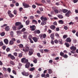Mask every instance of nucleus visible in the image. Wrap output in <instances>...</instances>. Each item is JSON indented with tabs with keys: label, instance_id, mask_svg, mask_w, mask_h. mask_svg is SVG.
Wrapping results in <instances>:
<instances>
[{
	"label": "nucleus",
	"instance_id": "nucleus-1",
	"mask_svg": "<svg viewBox=\"0 0 78 78\" xmlns=\"http://www.w3.org/2000/svg\"><path fill=\"white\" fill-rule=\"evenodd\" d=\"M70 49L71 50H72L70 51L71 53H73V54H75V51L76 49V47L74 46H72L70 48Z\"/></svg>",
	"mask_w": 78,
	"mask_h": 78
},
{
	"label": "nucleus",
	"instance_id": "nucleus-2",
	"mask_svg": "<svg viewBox=\"0 0 78 78\" xmlns=\"http://www.w3.org/2000/svg\"><path fill=\"white\" fill-rule=\"evenodd\" d=\"M39 37H40L41 39H45V37H47V35L45 34H41L39 35Z\"/></svg>",
	"mask_w": 78,
	"mask_h": 78
},
{
	"label": "nucleus",
	"instance_id": "nucleus-3",
	"mask_svg": "<svg viewBox=\"0 0 78 78\" xmlns=\"http://www.w3.org/2000/svg\"><path fill=\"white\" fill-rule=\"evenodd\" d=\"M23 6H24L25 8H30L31 6H30L28 4L25 3H23Z\"/></svg>",
	"mask_w": 78,
	"mask_h": 78
},
{
	"label": "nucleus",
	"instance_id": "nucleus-4",
	"mask_svg": "<svg viewBox=\"0 0 78 78\" xmlns=\"http://www.w3.org/2000/svg\"><path fill=\"white\" fill-rule=\"evenodd\" d=\"M21 62L25 64V63H27L28 62V60L26 59L25 58H23L21 59Z\"/></svg>",
	"mask_w": 78,
	"mask_h": 78
},
{
	"label": "nucleus",
	"instance_id": "nucleus-5",
	"mask_svg": "<svg viewBox=\"0 0 78 78\" xmlns=\"http://www.w3.org/2000/svg\"><path fill=\"white\" fill-rule=\"evenodd\" d=\"M21 73L23 75L26 76H28L29 75V73H27L25 71L22 72Z\"/></svg>",
	"mask_w": 78,
	"mask_h": 78
},
{
	"label": "nucleus",
	"instance_id": "nucleus-6",
	"mask_svg": "<svg viewBox=\"0 0 78 78\" xmlns=\"http://www.w3.org/2000/svg\"><path fill=\"white\" fill-rule=\"evenodd\" d=\"M34 52V50L33 49H30V51H29V55H32L33 54Z\"/></svg>",
	"mask_w": 78,
	"mask_h": 78
},
{
	"label": "nucleus",
	"instance_id": "nucleus-7",
	"mask_svg": "<svg viewBox=\"0 0 78 78\" xmlns=\"http://www.w3.org/2000/svg\"><path fill=\"white\" fill-rule=\"evenodd\" d=\"M8 57H9V58H10L11 59H15V57L12 55L11 54H9L8 55Z\"/></svg>",
	"mask_w": 78,
	"mask_h": 78
},
{
	"label": "nucleus",
	"instance_id": "nucleus-8",
	"mask_svg": "<svg viewBox=\"0 0 78 78\" xmlns=\"http://www.w3.org/2000/svg\"><path fill=\"white\" fill-rule=\"evenodd\" d=\"M50 37H51V39L54 40V39H55V33H52L50 35Z\"/></svg>",
	"mask_w": 78,
	"mask_h": 78
},
{
	"label": "nucleus",
	"instance_id": "nucleus-9",
	"mask_svg": "<svg viewBox=\"0 0 78 78\" xmlns=\"http://www.w3.org/2000/svg\"><path fill=\"white\" fill-rule=\"evenodd\" d=\"M29 50V47H26V48H25V49H23V51H24L26 53L27 51H28Z\"/></svg>",
	"mask_w": 78,
	"mask_h": 78
},
{
	"label": "nucleus",
	"instance_id": "nucleus-10",
	"mask_svg": "<svg viewBox=\"0 0 78 78\" xmlns=\"http://www.w3.org/2000/svg\"><path fill=\"white\" fill-rule=\"evenodd\" d=\"M30 27L31 28L32 31H34L36 29V27L34 25H32V26H30Z\"/></svg>",
	"mask_w": 78,
	"mask_h": 78
},
{
	"label": "nucleus",
	"instance_id": "nucleus-11",
	"mask_svg": "<svg viewBox=\"0 0 78 78\" xmlns=\"http://www.w3.org/2000/svg\"><path fill=\"white\" fill-rule=\"evenodd\" d=\"M30 62H28V63H27L25 66V67L26 68H27V69H28V68H29L30 67Z\"/></svg>",
	"mask_w": 78,
	"mask_h": 78
},
{
	"label": "nucleus",
	"instance_id": "nucleus-12",
	"mask_svg": "<svg viewBox=\"0 0 78 78\" xmlns=\"http://www.w3.org/2000/svg\"><path fill=\"white\" fill-rule=\"evenodd\" d=\"M72 41V39L70 37H68L66 40V42H71Z\"/></svg>",
	"mask_w": 78,
	"mask_h": 78
},
{
	"label": "nucleus",
	"instance_id": "nucleus-13",
	"mask_svg": "<svg viewBox=\"0 0 78 78\" xmlns=\"http://www.w3.org/2000/svg\"><path fill=\"white\" fill-rule=\"evenodd\" d=\"M41 20H43L44 21H46V20H48L47 18L43 17V16H42L41 18Z\"/></svg>",
	"mask_w": 78,
	"mask_h": 78
},
{
	"label": "nucleus",
	"instance_id": "nucleus-14",
	"mask_svg": "<svg viewBox=\"0 0 78 78\" xmlns=\"http://www.w3.org/2000/svg\"><path fill=\"white\" fill-rule=\"evenodd\" d=\"M32 39H33V41H34V42H37V41H38V39L36 37H33Z\"/></svg>",
	"mask_w": 78,
	"mask_h": 78
},
{
	"label": "nucleus",
	"instance_id": "nucleus-15",
	"mask_svg": "<svg viewBox=\"0 0 78 78\" xmlns=\"http://www.w3.org/2000/svg\"><path fill=\"white\" fill-rule=\"evenodd\" d=\"M58 43L60 44H61L62 45L63 43H62V40L61 39H60L58 40Z\"/></svg>",
	"mask_w": 78,
	"mask_h": 78
},
{
	"label": "nucleus",
	"instance_id": "nucleus-16",
	"mask_svg": "<svg viewBox=\"0 0 78 78\" xmlns=\"http://www.w3.org/2000/svg\"><path fill=\"white\" fill-rule=\"evenodd\" d=\"M34 33L35 34H40L41 33V31L40 30H35Z\"/></svg>",
	"mask_w": 78,
	"mask_h": 78
},
{
	"label": "nucleus",
	"instance_id": "nucleus-17",
	"mask_svg": "<svg viewBox=\"0 0 78 78\" xmlns=\"http://www.w3.org/2000/svg\"><path fill=\"white\" fill-rule=\"evenodd\" d=\"M50 28L51 30H54L56 28V27L53 25H52L50 26Z\"/></svg>",
	"mask_w": 78,
	"mask_h": 78
},
{
	"label": "nucleus",
	"instance_id": "nucleus-18",
	"mask_svg": "<svg viewBox=\"0 0 78 78\" xmlns=\"http://www.w3.org/2000/svg\"><path fill=\"white\" fill-rule=\"evenodd\" d=\"M70 11H69L66 14V17H69V15L70 14Z\"/></svg>",
	"mask_w": 78,
	"mask_h": 78
},
{
	"label": "nucleus",
	"instance_id": "nucleus-19",
	"mask_svg": "<svg viewBox=\"0 0 78 78\" xmlns=\"http://www.w3.org/2000/svg\"><path fill=\"white\" fill-rule=\"evenodd\" d=\"M21 23L19 22H18L16 23L15 25L16 26H19V25H21Z\"/></svg>",
	"mask_w": 78,
	"mask_h": 78
},
{
	"label": "nucleus",
	"instance_id": "nucleus-20",
	"mask_svg": "<svg viewBox=\"0 0 78 78\" xmlns=\"http://www.w3.org/2000/svg\"><path fill=\"white\" fill-rule=\"evenodd\" d=\"M65 45L66 46V47L67 48H69L70 47V44L68 43H65Z\"/></svg>",
	"mask_w": 78,
	"mask_h": 78
},
{
	"label": "nucleus",
	"instance_id": "nucleus-21",
	"mask_svg": "<svg viewBox=\"0 0 78 78\" xmlns=\"http://www.w3.org/2000/svg\"><path fill=\"white\" fill-rule=\"evenodd\" d=\"M4 42L5 44H8V40L7 39H5L4 40Z\"/></svg>",
	"mask_w": 78,
	"mask_h": 78
},
{
	"label": "nucleus",
	"instance_id": "nucleus-22",
	"mask_svg": "<svg viewBox=\"0 0 78 78\" xmlns=\"http://www.w3.org/2000/svg\"><path fill=\"white\" fill-rule=\"evenodd\" d=\"M10 29V28H9V26H8L6 27L5 29L6 31H8Z\"/></svg>",
	"mask_w": 78,
	"mask_h": 78
},
{
	"label": "nucleus",
	"instance_id": "nucleus-23",
	"mask_svg": "<svg viewBox=\"0 0 78 78\" xmlns=\"http://www.w3.org/2000/svg\"><path fill=\"white\" fill-rule=\"evenodd\" d=\"M54 11L55 13L56 14H58L59 13V10L55 9L54 10Z\"/></svg>",
	"mask_w": 78,
	"mask_h": 78
},
{
	"label": "nucleus",
	"instance_id": "nucleus-24",
	"mask_svg": "<svg viewBox=\"0 0 78 78\" xmlns=\"http://www.w3.org/2000/svg\"><path fill=\"white\" fill-rule=\"evenodd\" d=\"M23 27V25H21L20 26L18 27L17 28L18 30H20L21 28Z\"/></svg>",
	"mask_w": 78,
	"mask_h": 78
},
{
	"label": "nucleus",
	"instance_id": "nucleus-25",
	"mask_svg": "<svg viewBox=\"0 0 78 78\" xmlns=\"http://www.w3.org/2000/svg\"><path fill=\"white\" fill-rule=\"evenodd\" d=\"M48 73H49V74H51V73H52V72H53V71H52V70H51V69H48Z\"/></svg>",
	"mask_w": 78,
	"mask_h": 78
},
{
	"label": "nucleus",
	"instance_id": "nucleus-26",
	"mask_svg": "<svg viewBox=\"0 0 78 78\" xmlns=\"http://www.w3.org/2000/svg\"><path fill=\"white\" fill-rule=\"evenodd\" d=\"M10 64H11L13 66L15 65V63H14V62L13 61H12L11 60H10Z\"/></svg>",
	"mask_w": 78,
	"mask_h": 78
},
{
	"label": "nucleus",
	"instance_id": "nucleus-27",
	"mask_svg": "<svg viewBox=\"0 0 78 78\" xmlns=\"http://www.w3.org/2000/svg\"><path fill=\"white\" fill-rule=\"evenodd\" d=\"M58 23L59 24H63V23H64V21L62 20H60L58 21Z\"/></svg>",
	"mask_w": 78,
	"mask_h": 78
},
{
	"label": "nucleus",
	"instance_id": "nucleus-28",
	"mask_svg": "<svg viewBox=\"0 0 78 78\" xmlns=\"http://www.w3.org/2000/svg\"><path fill=\"white\" fill-rule=\"evenodd\" d=\"M9 45H13L14 44V41H10L9 42Z\"/></svg>",
	"mask_w": 78,
	"mask_h": 78
},
{
	"label": "nucleus",
	"instance_id": "nucleus-29",
	"mask_svg": "<svg viewBox=\"0 0 78 78\" xmlns=\"http://www.w3.org/2000/svg\"><path fill=\"white\" fill-rule=\"evenodd\" d=\"M58 17L59 19H63V16L61 15H59L58 16Z\"/></svg>",
	"mask_w": 78,
	"mask_h": 78
},
{
	"label": "nucleus",
	"instance_id": "nucleus-30",
	"mask_svg": "<svg viewBox=\"0 0 78 78\" xmlns=\"http://www.w3.org/2000/svg\"><path fill=\"white\" fill-rule=\"evenodd\" d=\"M32 23H35L36 24H37V21L36 20H32Z\"/></svg>",
	"mask_w": 78,
	"mask_h": 78
},
{
	"label": "nucleus",
	"instance_id": "nucleus-31",
	"mask_svg": "<svg viewBox=\"0 0 78 78\" xmlns=\"http://www.w3.org/2000/svg\"><path fill=\"white\" fill-rule=\"evenodd\" d=\"M23 37L24 38V39H26L27 38V34H24V35H23Z\"/></svg>",
	"mask_w": 78,
	"mask_h": 78
},
{
	"label": "nucleus",
	"instance_id": "nucleus-32",
	"mask_svg": "<svg viewBox=\"0 0 78 78\" xmlns=\"http://www.w3.org/2000/svg\"><path fill=\"white\" fill-rule=\"evenodd\" d=\"M68 10L66 9H63V10H62V12H63V13H66L67 12Z\"/></svg>",
	"mask_w": 78,
	"mask_h": 78
},
{
	"label": "nucleus",
	"instance_id": "nucleus-33",
	"mask_svg": "<svg viewBox=\"0 0 78 78\" xmlns=\"http://www.w3.org/2000/svg\"><path fill=\"white\" fill-rule=\"evenodd\" d=\"M19 47L20 48H23V45L22 44H20L19 45Z\"/></svg>",
	"mask_w": 78,
	"mask_h": 78
},
{
	"label": "nucleus",
	"instance_id": "nucleus-34",
	"mask_svg": "<svg viewBox=\"0 0 78 78\" xmlns=\"http://www.w3.org/2000/svg\"><path fill=\"white\" fill-rule=\"evenodd\" d=\"M26 24L27 25H28L30 24V20H27L26 22Z\"/></svg>",
	"mask_w": 78,
	"mask_h": 78
},
{
	"label": "nucleus",
	"instance_id": "nucleus-35",
	"mask_svg": "<svg viewBox=\"0 0 78 78\" xmlns=\"http://www.w3.org/2000/svg\"><path fill=\"white\" fill-rule=\"evenodd\" d=\"M34 70H35V68L34 67H32L30 68L29 70L30 71H31V72H32V71H33Z\"/></svg>",
	"mask_w": 78,
	"mask_h": 78
},
{
	"label": "nucleus",
	"instance_id": "nucleus-36",
	"mask_svg": "<svg viewBox=\"0 0 78 78\" xmlns=\"http://www.w3.org/2000/svg\"><path fill=\"white\" fill-rule=\"evenodd\" d=\"M5 34V33L4 32H2L0 34V35L1 36H4Z\"/></svg>",
	"mask_w": 78,
	"mask_h": 78
},
{
	"label": "nucleus",
	"instance_id": "nucleus-37",
	"mask_svg": "<svg viewBox=\"0 0 78 78\" xmlns=\"http://www.w3.org/2000/svg\"><path fill=\"white\" fill-rule=\"evenodd\" d=\"M37 59H35L34 60H33V62L35 64H36L37 63Z\"/></svg>",
	"mask_w": 78,
	"mask_h": 78
},
{
	"label": "nucleus",
	"instance_id": "nucleus-38",
	"mask_svg": "<svg viewBox=\"0 0 78 78\" xmlns=\"http://www.w3.org/2000/svg\"><path fill=\"white\" fill-rule=\"evenodd\" d=\"M9 16L11 18H12V17H14V16L12 14L10 13L9 15Z\"/></svg>",
	"mask_w": 78,
	"mask_h": 78
},
{
	"label": "nucleus",
	"instance_id": "nucleus-39",
	"mask_svg": "<svg viewBox=\"0 0 78 78\" xmlns=\"http://www.w3.org/2000/svg\"><path fill=\"white\" fill-rule=\"evenodd\" d=\"M22 56H23V54H22V53H20L19 54L18 56L19 57V58H22Z\"/></svg>",
	"mask_w": 78,
	"mask_h": 78
},
{
	"label": "nucleus",
	"instance_id": "nucleus-40",
	"mask_svg": "<svg viewBox=\"0 0 78 78\" xmlns=\"http://www.w3.org/2000/svg\"><path fill=\"white\" fill-rule=\"evenodd\" d=\"M47 23H46V22H44V21H43L41 23V25H46Z\"/></svg>",
	"mask_w": 78,
	"mask_h": 78
},
{
	"label": "nucleus",
	"instance_id": "nucleus-41",
	"mask_svg": "<svg viewBox=\"0 0 78 78\" xmlns=\"http://www.w3.org/2000/svg\"><path fill=\"white\" fill-rule=\"evenodd\" d=\"M29 39L30 41V42L31 43H34L33 41L31 39V38L30 37L29 38Z\"/></svg>",
	"mask_w": 78,
	"mask_h": 78
},
{
	"label": "nucleus",
	"instance_id": "nucleus-42",
	"mask_svg": "<svg viewBox=\"0 0 78 78\" xmlns=\"http://www.w3.org/2000/svg\"><path fill=\"white\" fill-rule=\"evenodd\" d=\"M63 58H68V56L67 55L65 54V55H63Z\"/></svg>",
	"mask_w": 78,
	"mask_h": 78
},
{
	"label": "nucleus",
	"instance_id": "nucleus-43",
	"mask_svg": "<svg viewBox=\"0 0 78 78\" xmlns=\"http://www.w3.org/2000/svg\"><path fill=\"white\" fill-rule=\"evenodd\" d=\"M23 10V8L22 7H20L19 9L20 12H22V11Z\"/></svg>",
	"mask_w": 78,
	"mask_h": 78
},
{
	"label": "nucleus",
	"instance_id": "nucleus-44",
	"mask_svg": "<svg viewBox=\"0 0 78 78\" xmlns=\"http://www.w3.org/2000/svg\"><path fill=\"white\" fill-rule=\"evenodd\" d=\"M13 29L14 30H17V27L16 26H14L12 27Z\"/></svg>",
	"mask_w": 78,
	"mask_h": 78
},
{
	"label": "nucleus",
	"instance_id": "nucleus-45",
	"mask_svg": "<svg viewBox=\"0 0 78 78\" xmlns=\"http://www.w3.org/2000/svg\"><path fill=\"white\" fill-rule=\"evenodd\" d=\"M64 29L65 30H68V27L66 26H64Z\"/></svg>",
	"mask_w": 78,
	"mask_h": 78
},
{
	"label": "nucleus",
	"instance_id": "nucleus-46",
	"mask_svg": "<svg viewBox=\"0 0 78 78\" xmlns=\"http://www.w3.org/2000/svg\"><path fill=\"white\" fill-rule=\"evenodd\" d=\"M40 76V73H38L37 74V75H36L35 78H39Z\"/></svg>",
	"mask_w": 78,
	"mask_h": 78
},
{
	"label": "nucleus",
	"instance_id": "nucleus-47",
	"mask_svg": "<svg viewBox=\"0 0 78 78\" xmlns=\"http://www.w3.org/2000/svg\"><path fill=\"white\" fill-rule=\"evenodd\" d=\"M37 55L38 57H39V58H41V54L39 53H37Z\"/></svg>",
	"mask_w": 78,
	"mask_h": 78
},
{
	"label": "nucleus",
	"instance_id": "nucleus-48",
	"mask_svg": "<svg viewBox=\"0 0 78 78\" xmlns=\"http://www.w3.org/2000/svg\"><path fill=\"white\" fill-rule=\"evenodd\" d=\"M6 51H7V52H9L10 51V48H7L6 49Z\"/></svg>",
	"mask_w": 78,
	"mask_h": 78
},
{
	"label": "nucleus",
	"instance_id": "nucleus-49",
	"mask_svg": "<svg viewBox=\"0 0 78 78\" xmlns=\"http://www.w3.org/2000/svg\"><path fill=\"white\" fill-rule=\"evenodd\" d=\"M32 7L33 9H35L36 8V6L34 5H32Z\"/></svg>",
	"mask_w": 78,
	"mask_h": 78
},
{
	"label": "nucleus",
	"instance_id": "nucleus-50",
	"mask_svg": "<svg viewBox=\"0 0 78 78\" xmlns=\"http://www.w3.org/2000/svg\"><path fill=\"white\" fill-rule=\"evenodd\" d=\"M44 52H45L46 53H47V52H48L49 51V50L47 49H44Z\"/></svg>",
	"mask_w": 78,
	"mask_h": 78
},
{
	"label": "nucleus",
	"instance_id": "nucleus-51",
	"mask_svg": "<svg viewBox=\"0 0 78 78\" xmlns=\"http://www.w3.org/2000/svg\"><path fill=\"white\" fill-rule=\"evenodd\" d=\"M13 13L15 15L17 14V10H16L15 9L13 11Z\"/></svg>",
	"mask_w": 78,
	"mask_h": 78
},
{
	"label": "nucleus",
	"instance_id": "nucleus-52",
	"mask_svg": "<svg viewBox=\"0 0 78 78\" xmlns=\"http://www.w3.org/2000/svg\"><path fill=\"white\" fill-rule=\"evenodd\" d=\"M64 53L62 52H61L60 53V56H64Z\"/></svg>",
	"mask_w": 78,
	"mask_h": 78
},
{
	"label": "nucleus",
	"instance_id": "nucleus-53",
	"mask_svg": "<svg viewBox=\"0 0 78 78\" xmlns=\"http://www.w3.org/2000/svg\"><path fill=\"white\" fill-rule=\"evenodd\" d=\"M26 31V29L25 28H23L21 30L22 32H24V31Z\"/></svg>",
	"mask_w": 78,
	"mask_h": 78
},
{
	"label": "nucleus",
	"instance_id": "nucleus-54",
	"mask_svg": "<svg viewBox=\"0 0 78 78\" xmlns=\"http://www.w3.org/2000/svg\"><path fill=\"white\" fill-rule=\"evenodd\" d=\"M67 35H65L63 36V39H66V38H67Z\"/></svg>",
	"mask_w": 78,
	"mask_h": 78
},
{
	"label": "nucleus",
	"instance_id": "nucleus-55",
	"mask_svg": "<svg viewBox=\"0 0 78 78\" xmlns=\"http://www.w3.org/2000/svg\"><path fill=\"white\" fill-rule=\"evenodd\" d=\"M12 41H13V42H15L16 40V38H12L11 39Z\"/></svg>",
	"mask_w": 78,
	"mask_h": 78
},
{
	"label": "nucleus",
	"instance_id": "nucleus-56",
	"mask_svg": "<svg viewBox=\"0 0 78 78\" xmlns=\"http://www.w3.org/2000/svg\"><path fill=\"white\" fill-rule=\"evenodd\" d=\"M12 72L15 75H17V73H16V71H15V70H13L12 71Z\"/></svg>",
	"mask_w": 78,
	"mask_h": 78
},
{
	"label": "nucleus",
	"instance_id": "nucleus-57",
	"mask_svg": "<svg viewBox=\"0 0 78 78\" xmlns=\"http://www.w3.org/2000/svg\"><path fill=\"white\" fill-rule=\"evenodd\" d=\"M10 35L12 36H13V35L14 34V33H13V32L12 31L10 33Z\"/></svg>",
	"mask_w": 78,
	"mask_h": 78
},
{
	"label": "nucleus",
	"instance_id": "nucleus-58",
	"mask_svg": "<svg viewBox=\"0 0 78 78\" xmlns=\"http://www.w3.org/2000/svg\"><path fill=\"white\" fill-rule=\"evenodd\" d=\"M13 55L14 56H17V53L16 52H14L13 53Z\"/></svg>",
	"mask_w": 78,
	"mask_h": 78
},
{
	"label": "nucleus",
	"instance_id": "nucleus-59",
	"mask_svg": "<svg viewBox=\"0 0 78 78\" xmlns=\"http://www.w3.org/2000/svg\"><path fill=\"white\" fill-rule=\"evenodd\" d=\"M6 47L5 46H3L2 47V48L3 49V50H5V49H6Z\"/></svg>",
	"mask_w": 78,
	"mask_h": 78
},
{
	"label": "nucleus",
	"instance_id": "nucleus-60",
	"mask_svg": "<svg viewBox=\"0 0 78 78\" xmlns=\"http://www.w3.org/2000/svg\"><path fill=\"white\" fill-rule=\"evenodd\" d=\"M41 76L42 77H44V78H46V77H45V74H42Z\"/></svg>",
	"mask_w": 78,
	"mask_h": 78
},
{
	"label": "nucleus",
	"instance_id": "nucleus-61",
	"mask_svg": "<svg viewBox=\"0 0 78 78\" xmlns=\"http://www.w3.org/2000/svg\"><path fill=\"white\" fill-rule=\"evenodd\" d=\"M55 36L57 37H59V34H58V33H56L55 34Z\"/></svg>",
	"mask_w": 78,
	"mask_h": 78
},
{
	"label": "nucleus",
	"instance_id": "nucleus-62",
	"mask_svg": "<svg viewBox=\"0 0 78 78\" xmlns=\"http://www.w3.org/2000/svg\"><path fill=\"white\" fill-rule=\"evenodd\" d=\"M3 70L5 71V72H6L7 71V70H6V68L3 67Z\"/></svg>",
	"mask_w": 78,
	"mask_h": 78
},
{
	"label": "nucleus",
	"instance_id": "nucleus-63",
	"mask_svg": "<svg viewBox=\"0 0 78 78\" xmlns=\"http://www.w3.org/2000/svg\"><path fill=\"white\" fill-rule=\"evenodd\" d=\"M54 42H55V44H58V40L56 39L54 41Z\"/></svg>",
	"mask_w": 78,
	"mask_h": 78
},
{
	"label": "nucleus",
	"instance_id": "nucleus-64",
	"mask_svg": "<svg viewBox=\"0 0 78 78\" xmlns=\"http://www.w3.org/2000/svg\"><path fill=\"white\" fill-rule=\"evenodd\" d=\"M7 71L10 73L11 72V68H9L7 69Z\"/></svg>",
	"mask_w": 78,
	"mask_h": 78
}]
</instances>
